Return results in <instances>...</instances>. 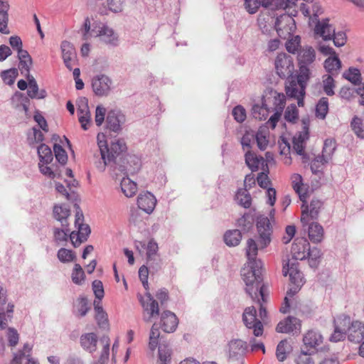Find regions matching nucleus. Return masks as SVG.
<instances>
[{
	"label": "nucleus",
	"mask_w": 364,
	"mask_h": 364,
	"mask_svg": "<svg viewBox=\"0 0 364 364\" xmlns=\"http://www.w3.org/2000/svg\"><path fill=\"white\" fill-rule=\"evenodd\" d=\"M159 250L158 244L153 240H150L146 247V257L148 261L154 259Z\"/></svg>",
	"instance_id": "nucleus-63"
},
{
	"label": "nucleus",
	"mask_w": 364,
	"mask_h": 364,
	"mask_svg": "<svg viewBox=\"0 0 364 364\" xmlns=\"http://www.w3.org/2000/svg\"><path fill=\"white\" fill-rule=\"evenodd\" d=\"M306 87L299 84L295 80L289 81V84L286 85V93L290 97L297 99L298 105L301 107L304 105V96L305 95Z\"/></svg>",
	"instance_id": "nucleus-15"
},
{
	"label": "nucleus",
	"mask_w": 364,
	"mask_h": 364,
	"mask_svg": "<svg viewBox=\"0 0 364 364\" xmlns=\"http://www.w3.org/2000/svg\"><path fill=\"white\" fill-rule=\"evenodd\" d=\"M255 140V134L246 132L241 139L240 143L244 151H250L251 144Z\"/></svg>",
	"instance_id": "nucleus-64"
},
{
	"label": "nucleus",
	"mask_w": 364,
	"mask_h": 364,
	"mask_svg": "<svg viewBox=\"0 0 364 364\" xmlns=\"http://www.w3.org/2000/svg\"><path fill=\"white\" fill-rule=\"evenodd\" d=\"M309 127L307 123L304 121L302 130L293 137V151L298 155L304 156L306 142L309 139Z\"/></svg>",
	"instance_id": "nucleus-12"
},
{
	"label": "nucleus",
	"mask_w": 364,
	"mask_h": 364,
	"mask_svg": "<svg viewBox=\"0 0 364 364\" xmlns=\"http://www.w3.org/2000/svg\"><path fill=\"white\" fill-rule=\"evenodd\" d=\"M159 336V329L154 323L151 328L149 341V348L151 351H154L158 346Z\"/></svg>",
	"instance_id": "nucleus-50"
},
{
	"label": "nucleus",
	"mask_w": 364,
	"mask_h": 364,
	"mask_svg": "<svg viewBox=\"0 0 364 364\" xmlns=\"http://www.w3.org/2000/svg\"><path fill=\"white\" fill-rule=\"evenodd\" d=\"M71 278L73 282L78 285L81 284L82 282L85 280V274L80 264H75L74 265Z\"/></svg>",
	"instance_id": "nucleus-53"
},
{
	"label": "nucleus",
	"mask_w": 364,
	"mask_h": 364,
	"mask_svg": "<svg viewBox=\"0 0 364 364\" xmlns=\"http://www.w3.org/2000/svg\"><path fill=\"white\" fill-rule=\"evenodd\" d=\"M292 188L298 194L299 199L305 203L309 198V186L303 183V178L300 174L294 173L291 177Z\"/></svg>",
	"instance_id": "nucleus-20"
},
{
	"label": "nucleus",
	"mask_w": 364,
	"mask_h": 364,
	"mask_svg": "<svg viewBox=\"0 0 364 364\" xmlns=\"http://www.w3.org/2000/svg\"><path fill=\"white\" fill-rule=\"evenodd\" d=\"M38 154L40 158L39 162L51 163L53 160L51 149L44 144H41L38 148Z\"/></svg>",
	"instance_id": "nucleus-41"
},
{
	"label": "nucleus",
	"mask_w": 364,
	"mask_h": 364,
	"mask_svg": "<svg viewBox=\"0 0 364 364\" xmlns=\"http://www.w3.org/2000/svg\"><path fill=\"white\" fill-rule=\"evenodd\" d=\"M310 75L311 72L309 67L306 65L299 66V74L296 81L306 87L310 78Z\"/></svg>",
	"instance_id": "nucleus-55"
},
{
	"label": "nucleus",
	"mask_w": 364,
	"mask_h": 364,
	"mask_svg": "<svg viewBox=\"0 0 364 364\" xmlns=\"http://www.w3.org/2000/svg\"><path fill=\"white\" fill-rule=\"evenodd\" d=\"M277 74L281 78L291 76L294 70V65L292 58L285 53L277 55L274 61Z\"/></svg>",
	"instance_id": "nucleus-7"
},
{
	"label": "nucleus",
	"mask_w": 364,
	"mask_h": 364,
	"mask_svg": "<svg viewBox=\"0 0 364 364\" xmlns=\"http://www.w3.org/2000/svg\"><path fill=\"white\" fill-rule=\"evenodd\" d=\"M308 235L313 243H319L323 239L324 230L319 223L314 222L309 225Z\"/></svg>",
	"instance_id": "nucleus-32"
},
{
	"label": "nucleus",
	"mask_w": 364,
	"mask_h": 364,
	"mask_svg": "<svg viewBox=\"0 0 364 364\" xmlns=\"http://www.w3.org/2000/svg\"><path fill=\"white\" fill-rule=\"evenodd\" d=\"M311 354L310 352L302 349L295 360L296 364H315L314 360L311 357Z\"/></svg>",
	"instance_id": "nucleus-59"
},
{
	"label": "nucleus",
	"mask_w": 364,
	"mask_h": 364,
	"mask_svg": "<svg viewBox=\"0 0 364 364\" xmlns=\"http://www.w3.org/2000/svg\"><path fill=\"white\" fill-rule=\"evenodd\" d=\"M331 75H324L323 76L322 84L324 92L328 95L332 96L334 95L333 89L336 87L335 80Z\"/></svg>",
	"instance_id": "nucleus-46"
},
{
	"label": "nucleus",
	"mask_w": 364,
	"mask_h": 364,
	"mask_svg": "<svg viewBox=\"0 0 364 364\" xmlns=\"http://www.w3.org/2000/svg\"><path fill=\"white\" fill-rule=\"evenodd\" d=\"M282 272L285 277L289 275L290 282L287 296L280 308V311L286 314L289 309V297H293L300 290L305 281L302 272L298 268V262L288 259L287 262L283 264Z\"/></svg>",
	"instance_id": "nucleus-3"
},
{
	"label": "nucleus",
	"mask_w": 364,
	"mask_h": 364,
	"mask_svg": "<svg viewBox=\"0 0 364 364\" xmlns=\"http://www.w3.org/2000/svg\"><path fill=\"white\" fill-rule=\"evenodd\" d=\"M303 342L306 351L314 353L317 350V347L322 343L323 337L319 333L311 330L305 334Z\"/></svg>",
	"instance_id": "nucleus-16"
},
{
	"label": "nucleus",
	"mask_w": 364,
	"mask_h": 364,
	"mask_svg": "<svg viewBox=\"0 0 364 364\" xmlns=\"http://www.w3.org/2000/svg\"><path fill=\"white\" fill-rule=\"evenodd\" d=\"M70 215V210L65 205H56L53 208V216L60 221L62 226L67 227L68 225L67 219Z\"/></svg>",
	"instance_id": "nucleus-34"
},
{
	"label": "nucleus",
	"mask_w": 364,
	"mask_h": 364,
	"mask_svg": "<svg viewBox=\"0 0 364 364\" xmlns=\"http://www.w3.org/2000/svg\"><path fill=\"white\" fill-rule=\"evenodd\" d=\"M301 48V38L299 36L288 39L286 43V48L288 52L295 54Z\"/></svg>",
	"instance_id": "nucleus-56"
},
{
	"label": "nucleus",
	"mask_w": 364,
	"mask_h": 364,
	"mask_svg": "<svg viewBox=\"0 0 364 364\" xmlns=\"http://www.w3.org/2000/svg\"><path fill=\"white\" fill-rule=\"evenodd\" d=\"M277 97H278V99L277 97H275V100L279 101V102L277 104V110L272 116H271V117L267 122L268 126L269 127H271L272 129L276 127V125L280 119L281 113L285 106L284 95V94H278Z\"/></svg>",
	"instance_id": "nucleus-31"
},
{
	"label": "nucleus",
	"mask_w": 364,
	"mask_h": 364,
	"mask_svg": "<svg viewBox=\"0 0 364 364\" xmlns=\"http://www.w3.org/2000/svg\"><path fill=\"white\" fill-rule=\"evenodd\" d=\"M53 151L56 160L61 164L64 165L68 161V155L66 151L59 144H55Z\"/></svg>",
	"instance_id": "nucleus-58"
},
{
	"label": "nucleus",
	"mask_w": 364,
	"mask_h": 364,
	"mask_svg": "<svg viewBox=\"0 0 364 364\" xmlns=\"http://www.w3.org/2000/svg\"><path fill=\"white\" fill-rule=\"evenodd\" d=\"M112 80L107 75L100 74L92 80V87L94 93L99 96H107L111 91Z\"/></svg>",
	"instance_id": "nucleus-11"
},
{
	"label": "nucleus",
	"mask_w": 364,
	"mask_h": 364,
	"mask_svg": "<svg viewBox=\"0 0 364 364\" xmlns=\"http://www.w3.org/2000/svg\"><path fill=\"white\" fill-rule=\"evenodd\" d=\"M323 66L328 73V75H337L341 69L342 65L338 55H334L333 56H328L325 60Z\"/></svg>",
	"instance_id": "nucleus-30"
},
{
	"label": "nucleus",
	"mask_w": 364,
	"mask_h": 364,
	"mask_svg": "<svg viewBox=\"0 0 364 364\" xmlns=\"http://www.w3.org/2000/svg\"><path fill=\"white\" fill-rule=\"evenodd\" d=\"M257 228L259 233V246L266 247L271 242L272 227L267 217L260 215L257 218Z\"/></svg>",
	"instance_id": "nucleus-9"
},
{
	"label": "nucleus",
	"mask_w": 364,
	"mask_h": 364,
	"mask_svg": "<svg viewBox=\"0 0 364 364\" xmlns=\"http://www.w3.org/2000/svg\"><path fill=\"white\" fill-rule=\"evenodd\" d=\"M236 199L239 204L245 208L250 207L252 198L247 189H240L236 193Z\"/></svg>",
	"instance_id": "nucleus-43"
},
{
	"label": "nucleus",
	"mask_w": 364,
	"mask_h": 364,
	"mask_svg": "<svg viewBox=\"0 0 364 364\" xmlns=\"http://www.w3.org/2000/svg\"><path fill=\"white\" fill-rule=\"evenodd\" d=\"M101 349L99 352L97 361L95 364H106L109 358V339L108 338H102L100 341Z\"/></svg>",
	"instance_id": "nucleus-33"
},
{
	"label": "nucleus",
	"mask_w": 364,
	"mask_h": 364,
	"mask_svg": "<svg viewBox=\"0 0 364 364\" xmlns=\"http://www.w3.org/2000/svg\"><path fill=\"white\" fill-rule=\"evenodd\" d=\"M92 33L95 37L106 44L116 46L118 42V37L114 31L107 26L102 25L92 30Z\"/></svg>",
	"instance_id": "nucleus-13"
},
{
	"label": "nucleus",
	"mask_w": 364,
	"mask_h": 364,
	"mask_svg": "<svg viewBox=\"0 0 364 364\" xmlns=\"http://www.w3.org/2000/svg\"><path fill=\"white\" fill-rule=\"evenodd\" d=\"M291 350V346L289 345L287 340L281 341L277 346L276 356L279 361H284L287 356V354Z\"/></svg>",
	"instance_id": "nucleus-40"
},
{
	"label": "nucleus",
	"mask_w": 364,
	"mask_h": 364,
	"mask_svg": "<svg viewBox=\"0 0 364 364\" xmlns=\"http://www.w3.org/2000/svg\"><path fill=\"white\" fill-rule=\"evenodd\" d=\"M241 239L242 235L238 230H229L224 235L225 242L228 246H237Z\"/></svg>",
	"instance_id": "nucleus-39"
},
{
	"label": "nucleus",
	"mask_w": 364,
	"mask_h": 364,
	"mask_svg": "<svg viewBox=\"0 0 364 364\" xmlns=\"http://www.w3.org/2000/svg\"><path fill=\"white\" fill-rule=\"evenodd\" d=\"M259 249H262L259 246V240L258 241V245L251 238L247 241L246 256L247 257V262H250L252 260H258L257 255Z\"/></svg>",
	"instance_id": "nucleus-37"
},
{
	"label": "nucleus",
	"mask_w": 364,
	"mask_h": 364,
	"mask_svg": "<svg viewBox=\"0 0 364 364\" xmlns=\"http://www.w3.org/2000/svg\"><path fill=\"white\" fill-rule=\"evenodd\" d=\"M328 112V100L326 97H321L316 106V117L323 119Z\"/></svg>",
	"instance_id": "nucleus-44"
},
{
	"label": "nucleus",
	"mask_w": 364,
	"mask_h": 364,
	"mask_svg": "<svg viewBox=\"0 0 364 364\" xmlns=\"http://www.w3.org/2000/svg\"><path fill=\"white\" fill-rule=\"evenodd\" d=\"M255 139L257 141L258 148L260 150H265L269 144L267 129L260 127L255 135Z\"/></svg>",
	"instance_id": "nucleus-38"
},
{
	"label": "nucleus",
	"mask_w": 364,
	"mask_h": 364,
	"mask_svg": "<svg viewBox=\"0 0 364 364\" xmlns=\"http://www.w3.org/2000/svg\"><path fill=\"white\" fill-rule=\"evenodd\" d=\"M343 77L354 85H358L361 82V74L358 69L350 68L343 73Z\"/></svg>",
	"instance_id": "nucleus-45"
},
{
	"label": "nucleus",
	"mask_w": 364,
	"mask_h": 364,
	"mask_svg": "<svg viewBox=\"0 0 364 364\" xmlns=\"http://www.w3.org/2000/svg\"><path fill=\"white\" fill-rule=\"evenodd\" d=\"M139 300L144 310L145 321H150L152 318L159 316V304L153 299L150 293H147L145 297L139 295Z\"/></svg>",
	"instance_id": "nucleus-10"
},
{
	"label": "nucleus",
	"mask_w": 364,
	"mask_h": 364,
	"mask_svg": "<svg viewBox=\"0 0 364 364\" xmlns=\"http://www.w3.org/2000/svg\"><path fill=\"white\" fill-rule=\"evenodd\" d=\"M80 343L85 351L93 353L97 350L98 338L95 333H83L80 338Z\"/></svg>",
	"instance_id": "nucleus-24"
},
{
	"label": "nucleus",
	"mask_w": 364,
	"mask_h": 364,
	"mask_svg": "<svg viewBox=\"0 0 364 364\" xmlns=\"http://www.w3.org/2000/svg\"><path fill=\"white\" fill-rule=\"evenodd\" d=\"M27 93L31 98L43 99L46 96V92L43 90L39 91L38 85L29 86Z\"/></svg>",
	"instance_id": "nucleus-62"
},
{
	"label": "nucleus",
	"mask_w": 364,
	"mask_h": 364,
	"mask_svg": "<svg viewBox=\"0 0 364 364\" xmlns=\"http://www.w3.org/2000/svg\"><path fill=\"white\" fill-rule=\"evenodd\" d=\"M97 139L101 159L95 162V165L100 171H104L108 164L114 161L117 157L126 151L127 146L122 139H115L108 145L104 134H98Z\"/></svg>",
	"instance_id": "nucleus-2"
},
{
	"label": "nucleus",
	"mask_w": 364,
	"mask_h": 364,
	"mask_svg": "<svg viewBox=\"0 0 364 364\" xmlns=\"http://www.w3.org/2000/svg\"><path fill=\"white\" fill-rule=\"evenodd\" d=\"M18 75V70L16 68H11L4 70L1 73L3 81L9 85L14 83V81Z\"/></svg>",
	"instance_id": "nucleus-57"
},
{
	"label": "nucleus",
	"mask_w": 364,
	"mask_h": 364,
	"mask_svg": "<svg viewBox=\"0 0 364 364\" xmlns=\"http://www.w3.org/2000/svg\"><path fill=\"white\" fill-rule=\"evenodd\" d=\"M262 267L261 260L247 262L241 270V276L246 285V292L255 302L260 304V316L263 319L267 316L264 304L267 302V288L262 284Z\"/></svg>",
	"instance_id": "nucleus-1"
},
{
	"label": "nucleus",
	"mask_w": 364,
	"mask_h": 364,
	"mask_svg": "<svg viewBox=\"0 0 364 364\" xmlns=\"http://www.w3.org/2000/svg\"><path fill=\"white\" fill-rule=\"evenodd\" d=\"M309 242L304 237L296 238L291 246V253L295 260H303L307 257Z\"/></svg>",
	"instance_id": "nucleus-14"
},
{
	"label": "nucleus",
	"mask_w": 364,
	"mask_h": 364,
	"mask_svg": "<svg viewBox=\"0 0 364 364\" xmlns=\"http://www.w3.org/2000/svg\"><path fill=\"white\" fill-rule=\"evenodd\" d=\"M78 119L81 124V127L84 130L88 129L92 120L91 114L87 105V100L84 98L82 100L81 105H79L77 108Z\"/></svg>",
	"instance_id": "nucleus-23"
},
{
	"label": "nucleus",
	"mask_w": 364,
	"mask_h": 364,
	"mask_svg": "<svg viewBox=\"0 0 364 364\" xmlns=\"http://www.w3.org/2000/svg\"><path fill=\"white\" fill-rule=\"evenodd\" d=\"M156 199L150 192L141 193L137 198V205L139 208L146 213H151L155 208Z\"/></svg>",
	"instance_id": "nucleus-18"
},
{
	"label": "nucleus",
	"mask_w": 364,
	"mask_h": 364,
	"mask_svg": "<svg viewBox=\"0 0 364 364\" xmlns=\"http://www.w3.org/2000/svg\"><path fill=\"white\" fill-rule=\"evenodd\" d=\"M75 308L77 314L80 316H85L87 311L90 309L88 306V300L85 296L79 297L75 304Z\"/></svg>",
	"instance_id": "nucleus-52"
},
{
	"label": "nucleus",
	"mask_w": 364,
	"mask_h": 364,
	"mask_svg": "<svg viewBox=\"0 0 364 364\" xmlns=\"http://www.w3.org/2000/svg\"><path fill=\"white\" fill-rule=\"evenodd\" d=\"M58 259L63 263H69L75 260V252L66 248H60L57 253Z\"/></svg>",
	"instance_id": "nucleus-49"
},
{
	"label": "nucleus",
	"mask_w": 364,
	"mask_h": 364,
	"mask_svg": "<svg viewBox=\"0 0 364 364\" xmlns=\"http://www.w3.org/2000/svg\"><path fill=\"white\" fill-rule=\"evenodd\" d=\"M334 28L329 24L328 19H324L318 21L315 26V33L320 36L325 41L332 39V35L334 34Z\"/></svg>",
	"instance_id": "nucleus-28"
},
{
	"label": "nucleus",
	"mask_w": 364,
	"mask_h": 364,
	"mask_svg": "<svg viewBox=\"0 0 364 364\" xmlns=\"http://www.w3.org/2000/svg\"><path fill=\"white\" fill-rule=\"evenodd\" d=\"M124 120L125 118L122 114L113 110L109 111L106 119L107 127L114 132H119L121 129V124Z\"/></svg>",
	"instance_id": "nucleus-27"
},
{
	"label": "nucleus",
	"mask_w": 364,
	"mask_h": 364,
	"mask_svg": "<svg viewBox=\"0 0 364 364\" xmlns=\"http://www.w3.org/2000/svg\"><path fill=\"white\" fill-rule=\"evenodd\" d=\"M245 162L248 167L252 171H256L260 166L264 170L265 166L267 168V164L262 156H257L255 153L247 151L245 154Z\"/></svg>",
	"instance_id": "nucleus-29"
},
{
	"label": "nucleus",
	"mask_w": 364,
	"mask_h": 364,
	"mask_svg": "<svg viewBox=\"0 0 364 364\" xmlns=\"http://www.w3.org/2000/svg\"><path fill=\"white\" fill-rule=\"evenodd\" d=\"M280 154L284 156V163L286 164H290L291 163V159L289 155L291 154L290 144L284 139H282L279 141Z\"/></svg>",
	"instance_id": "nucleus-54"
},
{
	"label": "nucleus",
	"mask_w": 364,
	"mask_h": 364,
	"mask_svg": "<svg viewBox=\"0 0 364 364\" xmlns=\"http://www.w3.org/2000/svg\"><path fill=\"white\" fill-rule=\"evenodd\" d=\"M275 28L280 38H289L296 30L295 21L290 14H281L277 18Z\"/></svg>",
	"instance_id": "nucleus-6"
},
{
	"label": "nucleus",
	"mask_w": 364,
	"mask_h": 364,
	"mask_svg": "<svg viewBox=\"0 0 364 364\" xmlns=\"http://www.w3.org/2000/svg\"><path fill=\"white\" fill-rule=\"evenodd\" d=\"M316 58V53L314 49L311 46H305L300 49L298 53L297 60L299 66L306 65L309 67L312 64Z\"/></svg>",
	"instance_id": "nucleus-26"
},
{
	"label": "nucleus",
	"mask_w": 364,
	"mask_h": 364,
	"mask_svg": "<svg viewBox=\"0 0 364 364\" xmlns=\"http://www.w3.org/2000/svg\"><path fill=\"white\" fill-rule=\"evenodd\" d=\"M120 186L123 193L128 198L134 196L137 191L136 184L129 178H123Z\"/></svg>",
	"instance_id": "nucleus-36"
},
{
	"label": "nucleus",
	"mask_w": 364,
	"mask_h": 364,
	"mask_svg": "<svg viewBox=\"0 0 364 364\" xmlns=\"http://www.w3.org/2000/svg\"><path fill=\"white\" fill-rule=\"evenodd\" d=\"M94 309L95 311V319L100 328H105L108 326V317L107 313L103 310L100 301H94Z\"/></svg>",
	"instance_id": "nucleus-35"
},
{
	"label": "nucleus",
	"mask_w": 364,
	"mask_h": 364,
	"mask_svg": "<svg viewBox=\"0 0 364 364\" xmlns=\"http://www.w3.org/2000/svg\"><path fill=\"white\" fill-rule=\"evenodd\" d=\"M76 206L75 225L77 231H73L70 234V239L74 247L79 246L85 242L90 234V228L88 225L84 224V216L82 210L77 205Z\"/></svg>",
	"instance_id": "nucleus-4"
},
{
	"label": "nucleus",
	"mask_w": 364,
	"mask_h": 364,
	"mask_svg": "<svg viewBox=\"0 0 364 364\" xmlns=\"http://www.w3.org/2000/svg\"><path fill=\"white\" fill-rule=\"evenodd\" d=\"M244 6L249 14H253L257 11L262 3L260 0H245Z\"/></svg>",
	"instance_id": "nucleus-60"
},
{
	"label": "nucleus",
	"mask_w": 364,
	"mask_h": 364,
	"mask_svg": "<svg viewBox=\"0 0 364 364\" xmlns=\"http://www.w3.org/2000/svg\"><path fill=\"white\" fill-rule=\"evenodd\" d=\"M171 351L167 345L159 346L158 364H169L171 361Z\"/></svg>",
	"instance_id": "nucleus-47"
},
{
	"label": "nucleus",
	"mask_w": 364,
	"mask_h": 364,
	"mask_svg": "<svg viewBox=\"0 0 364 364\" xmlns=\"http://www.w3.org/2000/svg\"><path fill=\"white\" fill-rule=\"evenodd\" d=\"M348 340L355 343L364 340V323L359 321H353L348 328Z\"/></svg>",
	"instance_id": "nucleus-22"
},
{
	"label": "nucleus",
	"mask_w": 364,
	"mask_h": 364,
	"mask_svg": "<svg viewBox=\"0 0 364 364\" xmlns=\"http://www.w3.org/2000/svg\"><path fill=\"white\" fill-rule=\"evenodd\" d=\"M321 257V252L318 248H309V250L307 251V257L309 258V263L311 267H317V266L319 264Z\"/></svg>",
	"instance_id": "nucleus-51"
},
{
	"label": "nucleus",
	"mask_w": 364,
	"mask_h": 364,
	"mask_svg": "<svg viewBox=\"0 0 364 364\" xmlns=\"http://www.w3.org/2000/svg\"><path fill=\"white\" fill-rule=\"evenodd\" d=\"M300 327L301 323L298 318L294 316H288L277 324L276 331L278 333H289L296 331Z\"/></svg>",
	"instance_id": "nucleus-21"
},
{
	"label": "nucleus",
	"mask_w": 364,
	"mask_h": 364,
	"mask_svg": "<svg viewBox=\"0 0 364 364\" xmlns=\"http://www.w3.org/2000/svg\"><path fill=\"white\" fill-rule=\"evenodd\" d=\"M258 304L260 306V304ZM259 316L260 319L257 317V311L255 306L247 307L242 314V321L245 326L249 329H252L253 335L256 337L262 336L264 332L262 321H265L267 315L263 319L261 318L260 314Z\"/></svg>",
	"instance_id": "nucleus-5"
},
{
	"label": "nucleus",
	"mask_w": 364,
	"mask_h": 364,
	"mask_svg": "<svg viewBox=\"0 0 364 364\" xmlns=\"http://www.w3.org/2000/svg\"><path fill=\"white\" fill-rule=\"evenodd\" d=\"M62 57L65 66L72 69L73 63L76 58V53L73 46L68 41H63L61 43Z\"/></svg>",
	"instance_id": "nucleus-25"
},
{
	"label": "nucleus",
	"mask_w": 364,
	"mask_h": 364,
	"mask_svg": "<svg viewBox=\"0 0 364 364\" xmlns=\"http://www.w3.org/2000/svg\"><path fill=\"white\" fill-rule=\"evenodd\" d=\"M350 127L358 138L364 139V124L360 117L355 116L350 122Z\"/></svg>",
	"instance_id": "nucleus-48"
},
{
	"label": "nucleus",
	"mask_w": 364,
	"mask_h": 364,
	"mask_svg": "<svg viewBox=\"0 0 364 364\" xmlns=\"http://www.w3.org/2000/svg\"><path fill=\"white\" fill-rule=\"evenodd\" d=\"M302 203L301 222L306 225L309 219L316 220L318 218L320 210L323 208V202L318 199H313L309 205H307V201Z\"/></svg>",
	"instance_id": "nucleus-8"
},
{
	"label": "nucleus",
	"mask_w": 364,
	"mask_h": 364,
	"mask_svg": "<svg viewBox=\"0 0 364 364\" xmlns=\"http://www.w3.org/2000/svg\"><path fill=\"white\" fill-rule=\"evenodd\" d=\"M178 319L176 314L170 311H164L161 315V327L164 332L173 333L176 330Z\"/></svg>",
	"instance_id": "nucleus-19"
},
{
	"label": "nucleus",
	"mask_w": 364,
	"mask_h": 364,
	"mask_svg": "<svg viewBox=\"0 0 364 364\" xmlns=\"http://www.w3.org/2000/svg\"><path fill=\"white\" fill-rule=\"evenodd\" d=\"M9 9V4H1L2 11H0V32L2 33L8 34L9 31L7 27L8 24V11Z\"/></svg>",
	"instance_id": "nucleus-42"
},
{
	"label": "nucleus",
	"mask_w": 364,
	"mask_h": 364,
	"mask_svg": "<svg viewBox=\"0 0 364 364\" xmlns=\"http://www.w3.org/2000/svg\"><path fill=\"white\" fill-rule=\"evenodd\" d=\"M336 148V142L333 139H327L325 140L322 150L321 156L316 158V161L311 165V168L314 169L316 162L322 164L328 163L332 158Z\"/></svg>",
	"instance_id": "nucleus-17"
},
{
	"label": "nucleus",
	"mask_w": 364,
	"mask_h": 364,
	"mask_svg": "<svg viewBox=\"0 0 364 364\" xmlns=\"http://www.w3.org/2000/svg\"><path fill=\"white\" fill-rule=\"evenodd\" d=\"M70 234V230L66 227H65L64 230H60L59 228L54 229V238L58 242L67 241Z\"/></svg>",
	"instance_id": "nucleus-61"
}]
</instances>
